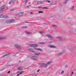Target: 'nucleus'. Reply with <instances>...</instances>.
I'll return each instance as SVG.
<instances>
[{"instance_id": "3", "label": "nucleus", "mask_w": 76, "mask_h": 76, "mask_svg": "<svg viewBox=\"0 0 76 76\" xmlns=\"http://www.w3.org/2000/svg\"><path fill=\"white\" fill-rule=\"evenodd\" d=\"M28 45L29 47H38V45L35 44H29Z\"/></svg>"}, {"instance_id": "35", "label": "nucleus", "mask_w": 76, "mask_h": 76, "mask_svg": "<svg viewBox=\"0 0 76 76\" xmlns=\"http://www.w3.org/2000/svg\"><path fill=\"white\" fill-rule=\"evenodd\" d=\"M38 8H42V9H43V7H38Z\"/></svg>"}, {"instance_id": "19", "label": "nucleus", "mask_w": 76, "mask_h": 76, "mask_svg": "<svg viewBox=\"0 0 76 76\" xmlns=\"http://www.w3.org/2000/svg\"><path fill=\"white\" fill-rule=\"evenodd\" d=\"M64 71H62L60 73V75H63V74H64Z\"/></svg>"}, {"instance_id": "49", "label": "nucleus", "mask_w": 76, "mask_h": 76, "mask_svg": "<svg viewBox=\"0 0 76 76\" xmlns=\"http://www.w3.org/2000/svg\"><path fill=\"white\" fill-rule=\"evenodd\" d=\"M8 7H6V8L7 9V8H8Z\"/></svg>"}, {"instance_id": "25", "label": "nucleus", "mask_w": 76, "mask_h": 76, "mask_svg": "<svg viewBox=\"0 0 76 76\" xmlns=\"http://www.w3.org/2000/svg\"><path fill=\"white\" fill-rule=\"evenodd\" d=\"M9 54H10V53H8V54L7 53V54H6L5 55L3 56V57H4L5 56H7V55H9Z\"/></svg>"}, {"instance_id": "39", "label": "nucleus", "mask_w": 76, "mask_h": 76, "mask_svg": "<svg viewBox=\"0 0 76 76\" xmlns=\"http://www.w3.org/2000/svg\"><path fill=\"white\" fill-rule=\"evenodd\" d=\"M11 3H12V2L11 1H10L9 3V4H10Z\"/></svg>"}, {"instance_id": "32", "label": "nucleus", "mask_w": 76, "mask_h": 76, "mask_svg": "<svg viewBox=\"0 0 76 76\" xmlns=\"http://www.w3.org/2000/svg\"><path fill=\"white\" fill-rule=\"evenodd\" d=\"M28 50L29 51H32V49L31 48H29L28 49Z\"/></svg>"}, {"instance_id": "34", "label": "nucleus", "mask_w": 76, "mask_h": 76, "mask_svg": "<svg viewBox=\"0 0 76 76\" xmlns=\"http://www.w3.org/2000/svg\"><path fill=\"white\" fill-rule=\"evenodd\" d=\"M38 13H43V12L39 11Z\"/></svg>"}, {"instance_id": "37", "label": "nucleus", "mask_w": 76, "mask_h": 76, "mask_svg": "<svg viewBox=\"0 0 76 76\" xmlns=\"http://www.w3.org/2000/svg\"><path fill=\"white\" fill-rule=\"evenodd\" d=\"M73 73H74V72H72L71 74L70 75V76H72V75H73Z\"/></svg>"}, {"instance_id": "36", "label": "nucleus", "mask_w": 76, "mask_h": 76, "mask_svg": "<svg viewBox=\"0 0 76 76\" xmlns=\"http://www.w3.org/2000/svg\"><path fill=\"white\" fill-rule=\"evenodd\" d=\"M28 0H26L25 1V3H27V2H28Z\"/></svg>"}, {"instance_id": "17", "label": "nucleus", "mask_w": 76, "mask_h": 76, "mask_svg": "<svg viewBox=\"0 0 76 76\" xmlns=\"http://www.w3.org/2000/svg\"><path fill=\"white\" fill-rule=\"evenodd\" d=\"M4 16H3V15L2 14H0V18H3Z\"/></svg>"}, {"instance_id": "2", "label": "nucleus", "mask_w": 76, "mask_h": 76, "mask_svg": "<svg viewBox=\"0 0 76 76\" xmlns=\"http://www.w3.org/2000/svg\"><path fill=\"white\" fill-rule=\"evenodd\" d=\"M24 13L23 12H21L18 13H16V15L17 16H22L23 15V14Z\"/></svg>"}, {"instance_id": "40", "label": "nucleus", "mask_w": 76, "mask_h": 76, "mask_svg": "<svg viewBox=\"0 0 76 76\" xmlns=\"http://www.w3.org/2000/svg\"><path fill=\"white\" fill-rule=\"evenodd\" d=\"M30 6V5H28L26 7V8H27V7H29Z\"/></svg>"}, {"instance_id": "20", "label": "nucleus", "mask_w": 76, "mask_h": 76, "mask_svg": "<svg viewBox=\"0 0 76 76\" xmlns=\"http://www.w3.org/2000/svg\"><path fill=\"white\" fill-rule=\"evenodd\" d=\"M74 8H75V6H73L72 7H71V10H73V9H74Z\"/></svg>"}, {"instance_id": "53", "label": "nucleus", "mask_w": 76, "mask_h": 76, "mask_svg": "<svg viewBox=\"0 0 76 76\" xmlns=\"http://www.w3.org/2000/svg\"><path fill=\"white\" fill-rule=\"evenodd\" d=\"M13 65H11V66H12Z\"/></svg>"}, {"instance_id": "30", "label": "nucleus", "mask_w": 76, "mask_h": 76, "mask_svg": "<svg viewBox=\"0 0 76 76\" xmlns=\"http://www.w3.org/2000/svg\"><path fill=\"white\" fill-rule=\"evenodd\" d=\"M43 9H49V7H43Z\"/></svg>"}, {"instance_id": "52", "label": "nucleus", "mask_w": 76, "mask_h": 76, "mask_svg": "<svg viewBox=\"0 0 76 76\" xmlns=\"http://www.w3.org/2000/svg\"><path fill=\"white\" fill-rule=\"evenodd\" d=\"M20 61H19V62H20Z\"/></svg>"}, {"instance_id": "6", "label": "nucleus", "mask_w": 76, "mask_h": 76, "mask_svg": "<svg viewBox=\"0 0 76 76\" xmlns=\"http://www.w3.org/2000/svg\"><path fill=\"white\" fill-rule=\"evenodd\" d=\"M15 46L17 48H18L19 49H21V47L19 45L15 44Z\"/></svg>"}, {"instance_id": "13", "label": "nucleus", "mask_w": 76, "mask_h": 76, "mask_svg": "<svg viewBox=\"0 0 76 76\" xmlns=\"http://www.w3.org/2000/svg\"><path fill=\"white\" fill-rule=\"evenodd\" d=\"M39 33L40 34H41L42 35H44V34H45V33H44V32L42 31H40Z\"/></svg>"}, {"instance_id": "26", "label": "nucleus", "mask_w": 76, "mask_h": 76, "mask_svg": "<svg viewBox=\"0 0 76 76\" xmlns=\"http://www.w3.org/2000/svg\"><path fill=\"white\" fill-rule=\"evenodd\" d=\"M25 32H26V34H31V33L29 32L25 31Z\"/></svg>"}, {"instance_id": "43", "label": "nucleus", "mask_w": 76, "mask_h": 76, "mask_svg": "<svg viewBox=\"0 0 76 76\" xmlns=\"http://www.w3.org/2000/svg\"><path fill=\"white\" fill-rule=\"evenodd\" d=\"M10 73V71H9L7 73L9 74V73Z\"/></svg>"}, {"instance_id": "28", "label": "nucleus", "mask_w": 76, "mask_h": 76, "mask_svg": "<svg viewBox=\"0 0 76 76\" xmlns=\"http://www.w3.org/2000/svg\"><path fill=\"white\" fill-rule=\"evenodd\" d=\"M18 70H22V67H20L18 68Z\"/></svg>"}, {"instance_id": "44", "label": "nucleus", "mask_w": 76, "mask_h": 76, "mask_svg": "<svg viewBox=\"0 0 76 76\" xmlns=\"http://www.w3.org/2000/svg\"><path fill=\"white\" fill-rule=\"evenodd\" d=\"M39 70H40V69H39L37 71V72H39Z\"/></svg>"}, {"instance_id": "4", "label": "nucleus", "mask_w": 76, "mask_h": 76, "mask_svg": "<svg viewBox=\"0 0 76 76\" xmlns=\"http://www.w3.org/2000/svg\"><path fill=\"white\" fill-rule=\"evenodd\" d=\"M64 53H65V50H63L62 52L59 53L58 54V56H61V55H62V54H63Z\"/></svg>"}, {"instance_id": "38", "label": "nucleus", "mask_w": 76, "mask_h": 76, "mask_svg": "<svg viewBox=\"0 0 76 76\" xmlns=\"http://www.w3.org/2000/svg\"><path fill=\"white\" fill-rule=\"evenodd\" d=\"M30 13L31 15H32V14H33V12H30Z\"/></svg>"}, {"instance_id": "24", "label": "nucleus", "mask_w": 76, "mask_h": 76, "mask_svg": "<svg viewBox=\"0 0 76 76\" xmlns=\"http://www.w3.org/2000/svg\"><path fill=\"white\" fill-rule=\"evenodd\" d=\"M49 0H46V3H50V1Z\"/></svg>"}, {"instance_id": "47", "label": "nucleus", "mask_w": 76, "mask_h": 76, "mask_svg": "<svg viewBox=\"0 0 76 76\" xmlns=\"http://www.w3.org/2000/svg\"><path fill=\"white\" fill-rule=\"evenodd\" d=\"M19 75H20V74H17V76H19Z\"/></svg>"}, {"instance_id": "33", "label": "nucleus", "mask_w": 76, "mask_h": 76, "mask_svg": "<svg viewBox=\"0 0 76 76\" xmlns=\"http://www.w3.org/2000/svg\"><path fill=\"white\" fill-rule=\"evenodd\" d=\"M22 73H23V71H21V72H20V73H19L20 75V74L21 75V74H22Z\"/></svg>"}, {"instance_id": "23", "label": "nucleus", "mask_w": 76, "mask_h": 76, "mask_svg": "<svg viewBox=\"0 0 76 76\" xmlns=\"http://www.w3.org/2000/svg\"><path fill=\"white\" fill-rule=\"evenodd\" d=\"M6 23H10V20H8L6 21Z\"/></svg>"}, {"instance_id": "16", "label": "nucleus", "mask_w": 76, "mask_h": 76, "mask_svg": "<svg viewBox=\"0 0 76 76\" xmlns=\"http://www.w3.org/2000/svg\"><path fill=\"white\" fill-rule=\"evenodd\" d=\"M42 3V1H38L37 3V4H41V3Z\"/></svg>"}, {"instance_id": "14", "label": "nucleus", "mask_w": 76, "mask_h": 76, "mask_svg": "<svg viewBox=\"0 0 76 76\" xmlns=\"http://www.w3.org/2000/svg\"><path fill=\"white\" fill-rule=\"evenodd\" d=\"M3 18L6 19H7V18H9V16L7 15H4V16Z\"/></svg>"}, {"instance_id": "31", "label": "nucleus", "mask_w": 76, "mask_h": 76, "mask_svg": "<svg viewBox=\"0 0 76 76\" xmlns=\"http://www.w3.org/2000/svg\"><path fill=\"white\" fill-rule=\"evenodd\" d=\"M41 44H45V42H40Z\"/></svg>"}, {"instance_id": "15", "label": "nucleus", "mask_w": 76, "mask_h": 76, "mask_svg": "<svg viewBox=\"0 0 76 76\" xmlns=\"http://www.w3.org/2000/svg\"><path fill=\"white\" fill-rule=\"evenodd\" d=\"M4 8H5V6L3 5V6L1 7V10H3V9H4Z\"/></svg>"}, {"instance_id": "12", "label": "nucleus", "mask_w": 76, "mask_h": 76, "mask_svg": "<svg viewBox=\"0 0 76 76\" xmlns=\"http://www.w3.org/2000/svg\"><path fill=\"white\" fill-rule=\"evenodd\" d=\"M57 39H59V40H60L61 41L63 39H62V37H57Z\"/></svg>"}, {"instance_id": "54", "label": "nucleus", "mask_w": 76, "mask_h": 76, "mask_svg": "<svg viewBox=\"0 0 76 76\" xmlns=\"http://www.w3.org/2000/svg\"><path fill=\"white\" fill-rule=\"evenodd\" d=\"M58 73H60V72H59Z\"/></svg>"}, {"instance_id": "45", "label": "nucleus", "mask_w": 76, "mask_h": 76, "mask_svg": "<svg viewBox=\"0 0 76 76\" xmlns=\"http://www.w3.org/2000/svg\"><path fill=\"white\" fill-rule=\"evenodd\" d=\"M8 67H9V65H7V67H6V68H8Z\"/></svg>"}, {"instance_id": "56", "label": "nucleus", "mask_w": 76, "mask_h": 76, "mask_svg": "<svg viewBox=\"0 0 76 76\" xmlns=\"http://www.w3.org/2000/svg\"><path fill=\"white\" fill-rule=\"evenodd\" d=\"M1 3V2H0V3Z\"/></svg>"}, {"instance_id": "29", "label": "nucleus", "mask_w": 76, "mask_h": 76, "mask_svg": "<svg viewBox=\"0 0 76 76\" xmlns=\"http://www.w3.org/2000/svg\"><path fill=\"white\" fill-rule=\"evenodd\" d=\"M28 27L27 26H23V28H27Z\"/></svg>"}, {"instance_id": "48", "label": "nucleus", "mask_w": 76, "mask_h": 76, "mask_svg": "<svg viewBox=\"0 0 76 76\" xmlns=\"http://www.w3.org/2000/svg\"><path fill=\"white\" fill-rule=\"evenodd\" d=\"M69 73H68L67 74V76H69Z\"/></svg>"}, {"instance_id": "7", "label": "nucleus", "mask_w": 76, "mask_h": 76, "mask_svg": "<svg viewBox=\"0 0 76 76\" xmlns=\"http://www.w3.org/2000/svg\"><path fill=\"white\" fill-rule=\"evenodd\" d=\"M34 55L35 56H41V53H38L36 52V53H34Z\"/></svg>"}, {"instance_id": "1", "label": "nucleus", "mask_w": 76, "mask_h": 76, "mask_svg": "<svg viewBox=\"0 0 76 76\" xmlns=\"http://www.w3.org/2000/svg\"><path fill=\"white\" fill-rule=\"evenodd\" d=\"M51 63V61H50L48 62L46 64L44 63H40L39 64L41 67H44V68H47L48 65L50 64Z\"/></svg>"}, {"instance_id": "50", "label": "nucleus", "mask_w": 76, "mask_h": 76, "mask_svg": "<svg viewBox=\"0 0 76 76\" xmlns=\"http://www.w3.org/2000/svg\"><path fill=\"white\" fill-rule=\"evenodd\" d=\"M25 23H29L27 22H25Z\"/></svg>"}, {"instance_id": "46", "label": "nucleus", "mask_w": 76, "mask_h": 76, "mask_svg": "<svg viewBox=\"0 0 76 76\" xmlns=\"http://www.w3.org/2000/svg\"><path fill=\"white\" fill-rule=\"evenodd\" d=\"M17 73H20V72H17Z\"/></svg>"}, {"instance_id": "55", "label": "nucleus", "mask_w": 76, "mask_h": 76, "mask_svg": "<svg viewBox=\"0 0 76 76\" xmlns=\"http://www.w3.org/2000/svg\"><path fill=\"white\" fill-rule=\"evenodd\" d=\"M29 4H30V3H29Z\"/></svg>"}, {"instance_id": "9", "label": "nucleus", "mask_w": 76, "mask_h": 76, "mask_svg": "<svg viewBox=\"0 0 76 76\" xmlns=\"http://www.w3.org/2000/svg\"><path fill=\"white\" fill-rule=\"evenodd\" d=\"M10 23H12L13 22H15V20L13 19H12L11 20H10Z\"/></svg>"}, {"instance_id": "8", "label": "nucleus", "mask_w": 76, "mask_h": 76, "mask_svg": "<svg viewBox=\"0 0 76 76\" xmlns=\"http://www.w3.org/2000/svg\"><path fill=\"white\" fill-rule=\"evenodd\" d=\"M35 50H37V51H42V50L40 48H34Z\"/></svg>"}, {"instance_id": "42", "label": "nucleus", "mask_w": 76, "mask_h": 76, "mask_svg": "<svg viewBox=\"0 0 76 76\" xmlns=\"http://www.w3.org/2000/svg\"><path fill=\"white\" fill-rule=\"evenodd\" d=\"M13 10H14V9H12L10 10V11H13Z\"/></svg>"}, {"instance_id": "51", "label": "nucleus", "mask_w": 76, "mask_h": 76, "mask_svg": "<svg viewBox=\"0 0 76 76\" xmlns=\"http://www.w3.org/2000/svg\"><path fill=\"white\" fill-rule=\"evenodd\" d=\"M75 75H76V72L75 74Z\"/></svg>"}, {"instance_id": "21", "label": "nucleus", "mask_w": 76, "mask_h": 76, "mask_svg": "<svg viewBox=\"0 0 76 76\" xmlns=\"http://www.w3.org/2000/svg\"><path fill=\"white\" fill-rule=\"evenodd\" d=\"M11 3H15V0H12L11 1Z\"/></svg>"}, {"instance_id": "5", "label": "nucleus", "mask_w": 76, "mask_h": 76, "mask_svg": "<svg viewBox=\"0 0 76 76\" xmlns=\"http://www.w3.org/2000/svg\"><path fill=\"white\" fill-rule=\"evenodd\" d=\"M31 59H32V60H37L38 59V58L37 57L34 56L31 57Z\"/></svg>"}, {"instance_id": "22", "label": "nucleus", "mask_w": 76, "mask_h": 76, "mask_svg": "<svg viewBox=\"0 0 76 76\" xmlns=\"http://www.w3.org/2000/svg\"><path fill=\"white\" fill-rule=\"evenodd\" d=\"M52 26L53 28H55V27H57V25H53Z\"/></svg>"}, {"instance_id": "57", "label": "nucleus", "mask_w": 76, "mask_h": 76, "mask_svg": "<svg viewBox=\"0 0 76 76\" xmlns=\"http://www.w3.org/2000/svg\"><path fill=\"white\" fill-rule=\"evenodd\" d=\"M4 69H3V70H4Z\"/></svg>"}, {"instance_id": "10", "label": "nucleus", "mask_w": 76, "mask_h": 76, "mask_svg": "<svg viewBox=\"0 0 76 76\" xmlns=\"http://www.w3.org/2000/svg\"><path fill=\"white\" fill-rule=\"evenodd\" d=\"M47 36L49 38H53V37H52V36L50 35H47Z\"/></svg>"}, {"instance_id": "27", "label": "nucleus", "mask_w": 76, "mask_h": 76, "mask_svg": "<svg viewBox=\"0 0 76 76\" xmlns=\"http://www.w3.org/2000/svg\"><path fill=\"white\" fill-rule=\"evenodd\" d=\"M4 39V37H0V40H2Z\"/></svg>"}, {"instance_id": "41", "label": "nucleus", "mask_w": 76, "mask_h": 76, "mask_svg": "<svg viewBox=\"0 0 76 76\" xmlns=\"http://www.w3.org/2000/svg\"><path fill=\"white\" fill-rule=\"evenodd\" d=\"M3 12V11H1V10H0V13H2Z\"/></svg>"}, {"instance_id": "11", "label": "nucleus", "mask_w": 76, "mask_h": 76, "mask_svg": "<svg viewBox=\"0 0 76 76\" xmlns=\"http://www.w3.org/2000/svg\"><path fill=\"white\" fill-rule=\"evenodd\" d=\"M48 47H50V48H56L55 46H54V45H48Z\"/></svg>"}, {"instance_id": "18", "label": "nucleus", "mask_w": 76, "mask_h": 76, "mask_svg": "<svg viewBox=\"0 0 76 76\" xmlns=\"http://www.w3.org/2000/svg\"><path fill=\"white\" fill-rule=\"evenodd\" d=\"M69 0H66L65 1H64V4H66V3H67V1H68Z\"/></svg>"}]
</instances>
